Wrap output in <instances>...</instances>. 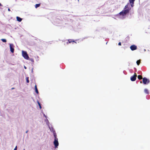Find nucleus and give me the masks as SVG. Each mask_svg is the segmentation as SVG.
Returning <instances> with one entry per match:
<instances>
[{
    "label": "nucleus",
    "mask_w": 150,
    "mask_h": 150,
    "mask_svg": "<svg viewBox=\"0 0 150 150\" xmlns=\"http://www.w3.org/2000/svg\"><path fill=\"white\" fill-rule=\"evenodd\" d=\"M135 0H129V3H128L125 6L124 10L119 13V14L122 16H124L128 13L129 11L131 9V8L130 7V5L131 7H133Z\"/></svg>",
    "instance_id": "f257e3e1"
},
{
    "label": "nucleus",
    "mask_w": 150,
    "mask_h": 150,
    "mask_svg": "<svg viewBox=\"0 0 150 150\" xmlns=\"http://www.w3.org/2000/svg\"><path fill=\"white\" fill-rule=\"evenodd\" d=\"M22 54L23 56L24 57L25 59L27 60L29 59V57L28 55L26 52L22 51Z\"/></svg>",
    "instance_id": "f03ea898"
},
{
    "label": "nucleus",
    "mask_w": 150,
    "mask_h": 150,
    "mask_svg": "<svg viewBox=\"0 0 150 150\" xmlns=\"http://www.w3.org/2000/svg\"><path fill=\"white\" fill-rule=\"evenodd\" d=\"M150 82V81L149 79H147L146 77H144L143 78V83L144 84H146Z\"/></svg>",
    "instance_id": "7ed1b4c3"
},
{
    "label": "nucleus",
    "mask_w": 150,
    "mask_h": 150,
    "mask_svg": "<svg viewBox=\"0 0 150 150\" xmlns=\"http://www.w3.org/2000/svg\"><path fill=\"white\" fill-rule=\"evenodd\" d=\"M137 76V74H136V73H135L134 74V75L133 76H132L131 77L130 80L132 81H135L136 79Z\"/></svg>",
    "instance_id": "20e7f679"
},
{
    "label": "nucleus",
    "mask_w": 150,
    "mask_h": 150,
    "mask_svg": "<svg viewBox=\"0 0 150 150\" xmlns=\"http://www.w3.org/2000/svg\"><path fill=\"white\" fill-rule=\"evenodd\" d=\"M54 144L55 146V148H57L58 146L59 143L58 141V139H54Z\"/></svg>",
    "instance_id": "39448f33"
},
{
    "label": "nucleus",
    "mask_w": 150,
    "mask_h": 150,
    "mask_svg": "<svg viewBox=\"0 0 150 150\" xmlns=\"http://www.w3.org/2000/svg\"><path fill=\"white\" fill-rule=\"evenodd\" d=\"M130 48L132 50L134 51L137 50V47L136 45H132L130 46Z\"/></svg>",
    "instance_id": "423d86ee"
},
{
    "label": "nucleus",
    "mask_w": 150,
    "mask_h": 150,
    "mask_svg": "<svg viewBox=\"0 0 150 150\" xmlns=\"http://www.w3.org/2000/svg\"><path fill=\"white\" fill-rule=\"evenodd\" d=\"M10 51L12 53H13L14 52V49L13 48V45L12 44H10Z\"/></svg>",
    "instance_id": "0eeeda50"
},
{
    "label": "nucleus",
    "mask_w": 150,
    "mask_h": 150,
    "mask_svg": "<svg viewBox=\"0 0 150 150\" xmlns=\"http://www.w3.org/2000/svg\"><path fill=\"white\" fill-rule=\"evenodd\" d=\"M74 42L76 43V42H75L74 40H72L69 39V40H68V42H67V44H68L69 43H71V42Z\"/></svg>",
    "instance_id": "6e6552de"
},
{
    "label": "nucleus",
    "mask_w": 150,
    "mask_h": 150,
    "mask_svg": "<svg viewBox=\"0 0 150 150\" xmlns=\"http://www.w3.org/2000/svg\"><path fill=\"white\" fill-rule=\"evenodd\" d=\"M16 19L17 21L19 22H21L22 20V19L18 16L16 17Z\"/></svg>",
    "instance_id": "1a4fd4ad"
},
{
    "label": "nucleus",
    "mask_w": 150,
    "mask_h": 150,
    "mask_svg": "<svg viewBox=\"0 0 150 150\" xmlns=\"http://www.w3.org/2000/svg\"><path fill=\"white\" fill-rule=\"evenodd\" d=\"M53 133L54 136V139H58L57 138V134H56V133L55 132V131H54L53 132Z\"/></svg>",
    "instance_id": "9d476101"
},
{
    "label": "nucleus",
    "mask_w": 150,
    "mask_h": 150,
    "mask_svg": "<svg viewBox=\"0 0 150 150\" xmlns=\"http://www.w3.org/2000/svg\"><path fill=\"white\" fill-rule=\"evenodd\" d=\"M35 92L37 94H38L39 92L38 91V89L37 88V86L36 85H35Z\"/></svg>",
    "instance_id": "9b49d317"
},
{
    "label": "nucleus",
    "mask_w": 150,
    "mask_h": 150,
    "mask_svg": "<svg viewBox=\"0 0 150 150\" xmlns=\"http://www.w3.org/2000/svg\"><path fill=\"white\" fill-rule=\"evenodd\" d=\"M138 79L139 80L142 79H143L142 77V76L140 75H139L138 76Z\"/></svg>",
    "instance_id": "f8f14e48"
},
{
    "label": "nucleus",
    "mask_w": 150,
    "mask_h": 150,
    "mask_svg": "<svg viewBox=\"0 0 150 150\" xmlns=\"http://www.w3.org/2000/svg\"><path fill=\"white\" fill-rule=\"evenodd\" d=\"M144 91L145 93H146V94H149V92L148 90L147 89H145L144 90Z\"/></svg>",
    "instance_id": "ddd939ff"
},
{
    "label": "nucleus",
    "mask_w": 150,
    "mask_h": 150,
    "mask_svg": "<svg viewBox=\"0 0 150 150\" xmlns=\"http://www.w3.org/2000/svg\"><path fill=\"white\" fill-rule=\"evenodd\" d=\"M140 62H141V60H140L139 59V60H137V61L136 63H137V64L138 65H139V64Z\"/></svg>",
    "instance_id": "4468645a"
},
{
    "label": "nucleus",
    "mask_w": 150,
    "mask_h": 150,
    "mask_svg": "<svg viewBox=\"0 0 150 150\" xmlns=\"http://www.w3.org/2000/svg\"><path fill=\"white\" fill-rule=\"evenodd\" d=\"M38 104L39 106V108H40V109H41V108L42 107H41V105L40 104V103L38 101Z\"/></svg>",
    "instance_id": "2eb2a0df"
},
{
    "label": "nucleus",
    "mask_w": 150,
    "mask_h": 150,
    "mask_svg": "<svg viewBox=\"0 0 150 150\" xmlns=\"http://www.w3.org/2000/svg\"><path fill=\"white\" fill-rule=\"evenodd\" d=\"M1 40L3 42H6V39H1Z\"/></svg>",
    "instance_id": "dca6fc26"
},
{
    "label": "nucleus",
    "mask_w": 150,
    "mask_h": 150,
    "mask_svg": "<svg viewBox=\"0 0 150 150\" xmlns=\"http://www.w3.org/2000/svg\"><path fill=\"white\" fill-rule=\"evenodd\" d=\"M26 82L27 83H29V77H27L26 78Z\"/></svg>",
    "instance_id": "f3484780"
},
{
    "label": "nucleus",
    "mask_w": 150,
    "mask_h": 150,
    "mask_svg": "<svg viewBox=\"0 0 150 150\" xmlns=\"http://www.w3.org/2000/svg\"><path fill=\"white\" fill-rule=\"evenodd\" d=\"M40 5V4H37L35 5V7L36 8H37V7H39Z\"/></svg>",
    "instance_id": "a211bd4d"
},
{
    "label": "nucleus",
    "mask_w": 150,
    "mask_h": 150,
    "mask_svg": "<svg viewBox=\"0 0 150 150\" xmlns=\"http://www.w3.org/2000/svg\"><path fill=\"white\" fill-rule=\"evenodd\" d=\"M30 60L31 62H34V60L33 59V58H30L29 59Z\"/></svg>",
    "instance_id": "6ab92c4d"
},
{
    "label": "nucleus",
    "mask_w": 150,
    "mask_h": 150,
    "mask_svg": "<svg viewBox=\"0 0 150 150\" xmlns=\"http://www.w3.org/2000/svg\"><path fill=\"white\" fill-rule=\"evenodd\" d=\"M17 146H16L15 148L14 149V150H17Z\"/></svg>",
    "instance_id": "aec40b11"
},
{
    "label": "nucleus",
    "mask_w": 150,
    "mask_h": 150,
    "mask_svg": "<svg viewBox=\"0 0 150 150\" xmlns=\"http://www.w3.org/2000/svg\"><path fill=\"white\" fill-rule=\"evenodd\" d=\"M118 45H121V42H119V43H118Z\"/></svg>",
    "instance_id": "412c9836"
},
{
    "label": "nucleus",
    "mask_w": 150,
    "mask_h": 150,
    "mask_svg": "<svg viewBox=\"0 0 150 150\" xmlns=\"http://www.w3.org/2000/svg\"><path fill=\"white\" fill-rule=\"evenodd\" d=\"M8 11H11V10H10V8H8Z\"/></svg>",
    "instance_id": "4be33fe9"
},
{
    "label": "nucleus",
    "mask_w": 150,
    "mask_h": 150,
    "mask_svg": "<svg viewBox=\"0 0 150 150\" xmlns=\"http://www.w3.org/2000/svg\"><path fill=\"white\" fill-rule=\"evenodd\" d=\"M0 6H2V5L0 3Z\"/></svg>",
    "instance_id": "5701e85b"
},
{
    "label": "nucleus",
    "mask_w": 150,
    "mask_h": 150,
    "mask_svg": "<svg viewBox=\"0 0 150 150\" xmlns=\"http://www.w3.org/2000/svg\"><path fill=\"white\" fill-rule=\"evenodd\" d=\"M24 68L25 69H26V68H27L25 66H24Z\"/></svg>",
    "instance_id": "b1692460"
},
{
    "label": "nucleus",
    "mask_w": 150,
    "mask_h": 150,
    "mask_svg": "<svg viewBox=\"0 0 150 150\" xmlns=\"http://www.w3.org/2000/svg\"><path fill=\"white\" fill-rule=\"evenodd\" d=\"M14 88H11V89H14Z\"/></svg>",
    "instance_id": "393cba45"
},
{
    "label": "nucleus",
    "mask_w": 150,
    "mask_h": 150,
    "mask_svg": "<svg viewBox=\"0 0 150 150\" xmlns=\"http://www.w3.org/2000/svg\"><path fill=\"white\" fill-rule=\"evenodd\" d=\"M140 83H142V81H140Z\"/></svg>",
    "instance_id": "a878e982"
},
{
    "label": "nucleus",
    "mask_w": 150,
    "mask_h": 150,
    "mask_svg": "<svg viewBox=\"0 0 150 150\" xmlns=\"http://www.w3.org/2000/svg\"><path fill=\"white\" fill-rule=\"evenodd\" d=\"M27 132H28V131H26V133H27Z\"/></svg>",
    "instance_id": "bb28decb"
}]
</instances>
